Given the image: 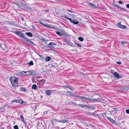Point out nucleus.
<instances>
[{
	"instance_id": "obj_61",
	"label": "nucleus",
	"mask_w": 129,
	"mask_h": 129,
	"mask_svg": "<svg viewBox=\"0 0 129 129\" xmlns=\"http://www.w3.org/2000/svg\"><path fill=\"white\" fill-rule=\"evenodd\" d=\"M65 16L66 17H67V15H64V16ZM62 16H61L62 17Z\"/></svg>"
},
{
	"instance_id": "obj_1",
	"label": "nucleus",
	"mask_w": 129,
	"mask_h": 129,
	"mask_svg": "<svg viewBox=\"0 0 129 129\" xmlns=\"http://www.w3.org/2000/svg\"><path fill=\"white\" fill-rule=\"evenodd\" d=\"M10 80L13 86H17L18 85V80L17 77H11Z\"/></svg>"
},
{
	"instance_id": "obj_34",
	"label": "nucleus",
	"mask_w": 129,
	"mask_h": 129,
	"mask_svg": "<svg viewBox=\"0 0 129 129\" xmlns=\"http://www.w3.org/2000/svg\"><path fill=\"white\" fill-rule=\"evenodd\" d=\"M19 99L14 100L12 101V102H15L16 103H18Z\"/></svg>"
},
{
	"instance_id": "obj_12",
	"label": "nucleus",
	"mask_w": 129,
	"mask_h": 129,
	"mask_svg": "<svg viewBox=\"0 0 129 129\" xmlns=\"http://www.w3.org/2000/svg\"><path fill=\"white\" fill-rule=\"evenodd\" d=\"M85 99L87 100L92 101H100V99H91L89 98H86Z\"/></svg>"
},
{
	"instance_id": "obj_27",
	"label": "nucleus",
	"mask_w": 129,
	"mask_h": 129,
	"mask_svg": "<svg viewBox=\"0 0 129 129\" xmlns=\"http://www.w3.org/2000/svg\"><path fill=\"white\" fill-rule=\"evenodd\" d=\"M24 73H26V75H30V71H28L24 72Z\"/></svg>"
},
{
	"instance_id": "obj_16",
	"label": "nucleus",
	"mask_w": 129,
	"mask_h": 129,
	"mask_svg": "<svg viewBox=\"0 0 129 129\" xmlns=\"http://www.w3.org/2000/svg\"><path fill=\"white\" fill-rule=\"evenodd\" d=\"M45 93L47 95H50L52 94L51 90H47L45 91Z\"/></svg>"
},
{
	"instance_id": "obj_58",
	"label": "nucleus",
	"mask_w": 129,
	"mask_h": 129,
	"mask_svg": "<svg viewBox=\"0 0 129 129\" xmlns=\"http://www.w3.org/2000/svg\"><path fill=\"white\" fill-rule=\"evenodd\" d=\"M82 99L81 100L82 101H85V100H86V99Z\"/></svg>"
},
{
	"instance_id": "obj_57",
	"label": "nucleus",
	"mask_w": 129,
	"mask_h": 129,
	"mask_svg": "<svg viewBox=\"0 0 129 129\" xmlns=\"http://www.w3.org/2000/svg\"><path fill=\"white\" fill-rule=\"evenodd\" d=\"M55 129H59L58 126L56 127H55Z\"/></svg>"
},
{
	"instance_id": "obj_62",
	"label": "nucleus",
	"mask_w": 129,
	"mask_h": 129,
	"mask_svg": "<svg viewBox=\"0 0 129 129\" xmlns=\"http://www.w3.org/2000/svg\"><path fill=\"white\" fill-rule=\"evenodd\" d=\"M68 11L69 12H72V11H71V10H68Z\"/></svg>"
},
{
	"instance_id": "obj_39",
	"label": "nucleus",
	"mask_w": 129,
	"mask_h": 129,
	"mask_svg": "<svg viewBox=\"0 0 129 129\" xmlns=\"http://www.w3.org/2000/svg\"><path fill=\"white\" fill-rule=\"evenodd\" d=\"M13 128L14 129H19L18 126L17 125H14L13 127Z\"/></svg>"
},
{
	"instance_id": "obj_45",
	"label": "nucleus",
	"mask_w": 129,
	"mask_h": 129,
	"mask_svg": "<svg viewBox=\"0 0 129 129\" xmlns=\"http://www.w3.org/2000/svg\"><path fill=\"white\" fill-rule=\"evenodd\" d=\"M116 63L118 64H121V62L120 61L116 62Z\"/></svg>"
},
{
	"instance_id": "obj_36",
	"label": "nucleus",
	"mask_w": 129,
	"mask_h": 129,
	"mask_svg": "<svg viewBox=\"0 0 129 129\" xmlns=\"http://www.w3.org/2000/svg\"><path fill=\"white\" fill-rule=\"evenodd\" d=\"M20 88V89H21L22 91L24 92L26 91V89L25 88L22 87H21Z\"/></svg>"
},
{
	"instance_id": "obj_8",
	"label": "nucleus",
	"mask_w": 129,
	"mask_h": 129,
	"mask_svg": "<svg viewBox=\"0 0 129 129\" xmlns=\"http://www.w3.org/2000/svg\"><path fill=\"white\" fill-rule=\"evenodd\" d=\"M106 117L107 119L110 121L111 122L113 123L114 124L116 125L117 123L116 122H115V120L111 119L110 117Z\"/></svg>"
},
{
	"instance_id": "obj_55",
	"label": "nucleus",
	"mask_w": 129,
	"mask_h": 129,
	"mask_svg": "<svg viewBox=\"0 0 129 129\" xmlns=\"http://www.w3.org/2000/svg\"><path fill=\"white\" fill-rule=\"evenodd\" d=\"M51 123L52 125L53 124V121L52 120H51Z\"/></svg>"
},
{
	"instance_id": "obj_38",
	"label": "nucleus",
	"mask_w": 129,
	"mask_h": 129,
	"mask_svg": "<svg viewBox=\"0 0 129 129\" xmlns=\"http://www.w3.org/2000/svg\"><path fill=\"white\" fill-rule=\"evenodd\" d=\"M77 105H78L79 106L81 107H85V105H84V104L80 105L79 104H78Z\"/></svg>"
},
{
	"instance_id": "obj_41",
	"label": "nucleus",
	"mask_w": 129,
	"mask_h": 129,
	"mask_svg": "<svg viewBox=\"0 0 129 129\" xmlns=\"http://www.w3.org/2000/svg\"><path fill=\"white\" fill-rule=\"evenodd\" d=\"M24 72L23 71L20 73V74L22 75H25L26 73H24Z\"/></svg>"
},
{
	"instance_id": "obj_51",
	"label": "nucleus",
	"mask_w": 129,
	"mask_h": 129,
	"mask_svg": "<svg viewBox=\"0 0 129 129\" xmlns=\"http://www.w3.org/2000/svg\"><path fill=\"white\" fill-rule=\"evenodd\" d=\"M119 8H120V9H121L122 10H124V11H125V9H124L123 8H121V7H118V9H119Z\"/></svg>"
},
{
	"instance_id": "obj_14",
	"label": "nucleus",
	"mask_w": 129,
	"mask_h": 129,
	"mask_svg": "<svg viewBox=\"0 0 129 129\" xmlns=\"http://www.w3.org/2000/svg\"><path fill=\"white\" fill-rule=\"evenodd\" d=\"M115 74L114 75L115 77L118 79H119L120 78H121L122 77V76H120L118 73L117 72H115Z\"/></svg>"
},
{
	"instance_id": "obj_15",
	"label": "nucleus",
	"mask_w": 129,
	"mask_h": 129,
	"mask_svg": "<svg viewBox=\"0 0 129 129\" xmlns=\"http://www.w3.org/2000/svg\"><path fill=\"white\" fill-rule=\"evenodd\" d=\"M89 5L91 7H92L94 8H98V7L96 6L94 4H92L91 3H88Z\"/></svg>"
},
{
	"instance_id": "obj_40",
	"label": "nucleus",
	"mask_w": 129,
	"mask_h": 129,
	"mask_svg": "<svg viewBox=\"0 0 129 129\" xmlns=\"http://www.w3.org/2000/svg\"><path fill=\"white\" fill-rule=\"evenodd\" d=\"M85 107H86L88 109H90L91 108V107L90 106H88V105L85 104Z\"/></svg>"
},
{
	"instance_id": "obj_21",
	"label": "nucleus",
	"mask_w": 129,
	"mask_h": 129,
	"mask_svg": "<svg viewBox=\"0 0 129 129\" xmlns=\"http://www.w3.org/2000/svg\"><path fill=\"white\" fill-rule=\"evenodd\" d=\"M1 47L3 50H5L6 48V45L3 44H1Z\"/></svg>"
},
{
	"instance_id": "obj_6",
	"label": "nucleus",
	"mask_w": 129,
	"mask_h": 129,
	"mask_svg": "<svg viewBox=\"0 0 129 129\" xmlns=\"http://www.w3.org/2000/svg\"><path fill=\"white\" fill-rule=\"evenodd\" d=\"M56 33L60 36H61L63 35L67 36L68 35L67 34H66V32H64V31L63 30H62L61 32L57 31L56 32Z\"/></svg>"
},
{
	"instance_id": "obj_20",
	"label": "nucleus",
	"mask_w": 129,
	"mask_h": 129,
	"mask_svg": "<svg viewBox=\"0 0 129 129\" xmlns=\"http://www.w3.org/2000/svg\"><path fill=\"white\" fill-rule=\"evenodd\" d=\"M43 25L45 27H48L49 28H52L53 27H52V26L51 25H49L48 24H44V25Z\"/></svg>"
},
{
	"instance_id": "obj_37",
	"label": "nucleus",
	"mask_w": 129,
	"mask_h": 129,
	"mask_svg": "<svg viewBox=\"0 0 129 129\" xmlns=\"http://www.w3.org/2000/svg\"><path fill=\"white\" fill-rule=\"evenodd\" d=\"M110 73H111L112 74H113V75L115 74V73L116 72H114V71L111 70L110 71Z\"/></svg>"
},
{
	"instance_id": "obj_5",
	"label": "nucleus",
	"mask_w": 129,
	"mask_h": 129,
	"mask_svg": "<svg viewBox=\"0 0 129 129\" xmlns=\"http://www.w3.org/2000/svg\"><path fill=\"white\" fill-rule=\"evenodd\" d=\"M62 17H64L65 18H66L68 19L69 20H70V21L71 22L73 23L74 24H78L79 23V22L78 21H77L76 20H72L70 18H69L68 17H66L65 16H62Z\"/></svg>"
},
{
	"instance_id": "obj_11",
	"label": "nucleus",
	"mask_w": 129,
	"mask_h": 129,
	"mask_svg": "<svg viewBox=\"0 0 129 129\" xmlns=\"http://www.w3.org/2000/svg\"><path fill=\"white\" fill-rule=\"evenodd\" d=\"M20 118L21 121L23 123L25 124V125L27 124V122L26 121L24 120V118L22 115H20Z\"/></svg>"
},
{
	"instance_id": "obj_63",
	"label": "nucleus",
	"mask_w": 129,
	"mask_h": 129,
	"mask_svg": "<svg viewBox=\"0 0 129 129\" xmlns=\"http://www.w3.org/2000/svg\"><path fill=\"white\" fill-rule=\"evenodd\" d=\"M39 55L41 57V55Z\"/></svg>"
},
{
	"instance_id": "obj_23",
	"label": "nucleus",
	"mask_w": 129,
	"mask_h": 129,
	"mask_svg": "<svg viewBox=\"0 0 129 129\" xmlns=\"http://www.w3.org/2000/svg\"><path fill=\"white\" fill-rule=\"evenodd\" d=\"M30 71V75H34L36 74V72L34 70Z\"/></svg>"
},
{
	"instance_id": "obj_60",
	"label": "nucleus",
	"mask_w": 129,
	"mask_h": 129,
	"mask_svg": "<svg viewBox=\"0 0 129 129\" xmlns=\"http://www.w3.org/2000/svg\"><path fill=\"white\" fill-rule=\"evenodd\" d=\"M58 93H60L61 92H62L61 91H58Z\"/></svg>"
},
{
	"instance_id": "obj_4",
	"label": "nucleus",
	"mask_w": 129,
	"mask_h": 129,
	"mask_svg": "<svg viewBox=\"0 0 129 129\" xmlns=\"http://www.w3.org/2000/svg\"><path fill=\"white\" fill-rule=\"evenodd\" d=\"M56 46V44L54 42H51L49 43L47 45L48 47L50 49L54 48Z\"/></svg>"
},
{
	"instance_id": "obj_29",
	"label": "nucleus",
	"mask_w": 129,
	"mask_h": 129,
	"mask_svg": "<svg viewBox=\"0 0 129 129\" xmlns=\"http://www.w3.org/2000/svg\"><path fill=\"white\" fill-rule=\"evenodd\" d=\"M67 95H69L70 96H72L71 95L72 94H73V93L72 92H70V91H68L67 92Z\"/></svg>"
},
{
	"instance_id": "obj_32",
	"label": "nucleus",
	"mask_w": 129,
	"mask_h": 129,
	"mask_svg": "<svg viewBox=\"0 0 129 129\" xmlns=\"http://www.w3.org/2000/svg\"><path fill=\"white\" fill-rule=\"evenodd\" d=\"M28 64L29 66H33L34 65V63L33 61L31 60L30 62L28 63Z\"/></svg>"
},
{
	"instance_id": "obj_64",
	"label": "nucleus",
	"mask_w": 129,
	"mask_h": 129,
	"mask_svg": "<svg viewBox=\"0 0 129 129\" xmlns=\"http://www.w3.org/2000/svg\"><path fill=\"white\" fill-rule=\"evenodd\" d=\"M104 114H106V113H104Z\"/></svg>"
},
{
	"instance_id": "obj_18",
	"label": "nucleus",
	"mask_w": 129,
	"mask_h": 129,
	"mask_svg": "<svg viewBox=\"0 0 129 129\" xmlns=\"http://www.w3.org/2000/svg\"><path fill=\"white\" fill-rule=\"evenodd\" d=\"M64 42L66 43L67 44H68L70 46H72V45H71L69 43L68 40L67 39H64Z\"/></svg>"
},
{
	"instance_id": "obj_17",
	"label": "nucleus",
	"mask_w": 129,
	"mask_h": 129,
	"mask_svg": "<svg viewBox=\"0 0 129 129\" xmlns=\"http://www.w3.org/2000/svg\"><path fill=\"white\" fill-rule=\"evenodd\" d=\"M121 89L123 91H127L128 90V88L126 86H123L122 87Z\"/></svg>"
},
{
	"instance_id": "obj_10",
	"label": "nucleus",
	"mask_w": 129,
	"mask_h": 129,
	"mask_svg": "<svg viewBox=\"0 0 129 129\" xmlns=\"http://www.w3.org/2000/svg\"><path fill=\"white\" fill-rule=\"evenodd\" d=\"M20 3L22 6L23 7L26 9H30L27 6L26 4L25 3H24L22 2H20Z\"/></svg>"
},
{
	"instance_id": "obj_54",
	"label": "nucleus",
	"mask_w": 129,
	"mask_h": 129,
	"mask_svg": "<svg viewBox=\"0 0 129 129\" xmlns=\"http://www.w3.org/2000/svg\"><path fill=\"white\" fill-rule=\"evenodd\" d=\"M71 95L72 96H74V97H76V95H75L73 94H72Z\"/></svg>"
},
{
	"instance_id": "obj_25",
	"label": "nucleus",
	"mask_w": 129,
	"mask_h": 129,
	"mask_svg": "<svg viewBox=\"0 0 129 129\" xmlns=\"http://www.w3.org/2000/svg\"><path fill=\"white\" fill-rule=\"evenodd\" d=\"M45 59L46 61H49L51 59V57L49 56H46Z\"/></svg>"
},
{
	"instance_id": "obj_35",
	"label": "nucleus",
	"mask_w": 129,
	"mask_h": 129,
	"mask_svg": "<svg viewBox=\"0 0 129 129\" xmlns=\"http://www.w3.org/2000/svg\"><path fill=\"white\" fill-rule=\"evenodd\" d=\"M75 44H76V45L78 46L79 47H81L82 46L81 45V44H79L78 43H76V42H75Z\"/></svg>"
},
{
	"instance_id": "obj_22",
	"label": "nucleus",
	"mask_w": 129,
	"mask_h": 129,
	"mask_svg": "<svg viewBox=\"0 0 129 129\" xmlns=\"http://www.w3.org/2000/svg\"><path fill=\"white\" fill-rule=\"evenodd\" d=\"M18 103H20L21 104H26V103L23 101L19 99Z\"/></svg>"
},
{
	"instance_id": "obj_47",
	"label": "nucleus",
	"mask_w": 129,
	"mask_h": 129,
	"mask_svg": "<svg viewBox=\"0 0 129 129\" xmlns=\"http://www.w3.org/2000/svg\"><path fill=\"white\" fill-rule=\"evenodd\" d=\"M118 3L120 4H122V2L120 1H119L118 2Z\"/></svg>"
},
{
	"instance_id": "obj_33",
	"label": "nucleus",
	"mask_w": 129,
	"mask_h": 129,
	"mask_svg": "<svg viewBox=\"0 0 129 129\" xmlns=\"http://www.w3.org/2000/svg\"><path fill=\"white\" fill-rule=\"evenodd\" d=\"M7 23L9 24L10 25H14V22H12V21H8V22H7Z\"/></svg>"
},
{
	"instance_id": "obj_46",
	"label": "nucleus",
	"mask_w": 129,
	"mask_h": 129,
	"mask_svg": "<svg viewBox=\"0 0 129 129\" xmlns=\"http://www.w3.org/2000/svg\"><path fill=\"white\" fill-rule=\"evenodd\" d=\"M41 39L44 42H46V40L43 38H42Z\"/></svg>"
},
{
	"instance_id": "obj_30",
	"label": "nucleus",
	"mask_w": 129,
	"mask_h": 129,
	"mask_svg": "<svg viewBox=\"0 0 129 129\" xmlns=\"http://www.w3.org/2000/svg\"><path fill=\"white\" fill-rule=\"evenodd\" d=\"M76 97L80 98L81 99H85L86 98L82 96H78L77 95H76Z\"/></svg>"
},
{
	"instance_id": "obj_9",
	"label": "nucleus",
	"mask_w": 129,
	"mask_h": 129,
	"mask_svg": "<svg viewBox=\"0 0 129 129\" xmlns=\"http://www.w3.org/2000/svg\"><path fill=\"white\" fill-rule=\"evenodd\" d=\"M24 41L25 43H28L29 44L33 45L34 46L36 45L35 44H34L33 42L31 41L30 40L28 39L27 38H26L25 39V40Z\"/></svg>"
},
{
	"instance_id": "obj_43",
	"label": "nucleus",
	"mask_w": 129,
	"mask_h": 129,
	"mask_svg": "<svg viewBox=\"0 0 129 129\" xmlns=\"http://www.w3.org/2000/svg\"><path fill=\"white\" fill-rule=\"evenodd\" d=\"M69 86H67V85H64L63 86V87L64 88H69Z\"/></svg>"
},
{
	"instance_id": "obj_19",
	"label": "nucleus",
	"mask_w": 129,
	"mask_h": 129,
	"mask_svg": "<svg viewBox=\"0 0 129 129\" xmlns=\"http://www.w3.org/2000/svg\"><path fill=\"white\" fill-rule=\"evenodd\" d=\"M25 34L29 37H31L33 36V34L31 32H26Z\"/></svg>"
},
{
	"instance_id": "obj_7",
	"label": "nucleus",
	"mask_w": 129,
	"mask_h": 129,
	"mask_svg": "<svg viewBox=\"0 0 129 129\" xmlns=\"http://www.w3.org/2000/svg\"><path fill=\"white\" fill-rule=\"evenodd\" d=\"M118 110V109L117 108L112 107L108 109V111L111 113H112L114 111H117Z\"/></svg>"
},
{
	"instance_id": "obj_3",
	"label": "nucleus",
	"mask_w": 129,
	"mask_h": 129,
	"mask_svg": "<svg viewBox=\"0 0 129 129\" xmlns=\"http://www.w3.org/2000/svg\"><path fill=\"white\" fill-rule=\"evenodd\" d=\"M64 116H62V118L60 120H56V121L58 122L61 123H66L69 122V121L67 119H66L64 117Z\"/></svg>"
},
{
	"instance_id": "obj_26",
	"label": "nucleus",
	"mask_w": 129,
	"mask_h": 129,
	"mask_svg": "<svg viewBox=\"0 0 129 129\" xmlns=\"http://www.w3.org/2000/svg\"><path fill=\"white\" fill-rule=\"evenodd\" d=\"M111 6L115 8H118V9L119 7L117 5L114 3H112L111 4Z\"/></svg>"
},
{
	"instance_id": "obj_44",
	"label": "nucleus",
	"mask_w": 129,
	"mask_h": 129,
	"mask_svg": "<svg viewBox=\"0 0 129 129\" xmlns=\"http://www.w3.org/2000/svg\"><path fill=\"white\" fill-rule=\"evenodd\" d=\"M125 111L126 113L129 114V109H126Z\"/></svg>"
},
{
	"instance_id": "obj_59",
	"label": "nucleus",
	"mask_w": 129,
	"mask_h": 129,
	"mask_svg": "<svg viewBox=\"0 0 129 129\" xmlns=\"http://www.w3.org/2000/svg\"><path fill=\"white\" fill-rule=\"evenodd\" d=\"M3 109H4V108L3 107L1 108H0V110H3Z\"/></svg>"
},
{
	"instance_id": "obj_50",
	"label": "nucleus",
	"mask_w": 129,
	"mask_h": 129,
	"mask_svg": "<svg viewBox=\"0 0 129 129\" xmlns=\"http://www.w3.org/2000/svg\"><path fill=\"white\" fill-rule=\"evenodd\" d=\"M21 20L22 21H24V18L23 17H22V16H21Z\"/></svg>"
},
{
	"instance_id": "obj_53",
	"label": "nucleus",
	"mask_w": 129,
	"mask_h": 129,
	"mask_svg": "<svg viewBox=\"0 0 129 129\" xmlns=\"http://www.w3.org/2000/svg\"><path fill=\"white\" fill-rule=\"evenodd\" d=\"M68 88L70 89L72 91H73L74 90V89H73L71 88H70V87H69V88Z\"/></svg>"
},
{
	"instance_id": "obj_2",
	"label": "nucleus",
	"mask_w": 129,
	"mask_h": 129,
	"mask_svg": "<svg viewBox=\"0 0 129 129\" xmlns=\"http://www.w3.org/2000/svg\"><path fill=\"white\" fill-rule=\"evenodd\" d=\"M14 33L17 35L19 36L20 37H21L24 39V41L25 40V39L26 38L24 37L25 36L23 33L20 32V31H17L14 32Z\"/></svg>"
},
{
	"instance_id": "obj_52",
	"label": "nucleus",
	"mask_w": 129,
	"mask_h": 129,
	"mask_svg": "<svg viewBox=\"0 0 129 129\" xmlns=\"http://www.w3.org/2000/svg\"><path fill=\"white\" fill-rule=\"evenodd\" d=\"M119 8H120V9H121L122 10H124V11H125V9H124L123 8H121V7H118V9H119Z\"/></svg>"
},
{
	"instance_id": "obj_24",
	"label": "nucleus",
	"mask_w": 129,
	"mask_h": 129,
	"mask_svg": "<svg viewBox=\"0 0 129 129\" xmlns=\"http://www.w3.org/2000/svg\"><path fill=\"white\" fill-rule=\"evenodd\" d=\"M37 86L36 85L34 84L32 86V88L33 89H37Z\"/></svg>"
},
{
	"instance_id": "obj_31",
	"label": "nucleus",
	"mask_w": 129,
	"mask_h": 129,
	"mask_svg": "<svg viewBox=\"0 0 129 129\" xmlns=\"http://www.w3.org/2000/svg\"><path fill=\"white\" fill-rule=\"evenodd\" d=\"M45 82L46 80L44 79L41 80L40 81V83H43L42 84H43L44 83H45Z\"/></svg>"
},
{
	"instance_id": "obj_28",
	"label": "nucleus",
	"mask_w": 129,
	"mask_h": 129,
	"mask_svg": "<svg viewBox=\"0 0 129 129\" xmlns=\"http://www.w3.org/2000/svg\"><path fill=\"white\" fill-rule=\"evenodd\" d=\"M78 39L80 41L82 42L84 40V38L82 37H79L78 38Z\"/></svg>"
},
{
	"instance_id": "obj_13",
	"label": "nucleus",
	"mask_w": 129,
	"mask_h": 129,
	"mask_svg": "<svg viewBox=\"0 0 129 129\" xmlns=\"http://www.w3.org/2000/svg\"><path fill=\"white\" fill-rule=\"evenodd\" d=\"M118 25L120 27L123 29H124L126 28V26L125 25H122L121 24L120 22H119L118 23Z\"/></svg>"
},
{
	"instance_id": "obj_42",
	"label": "nucleus",
	"mask_w": 129,
	"mask_h": 129,
	"mask_svg": "<svg viewBox=\"0 0 129 129\" xmlns=\"http://www.w3.org/2000/svg\"><path fill=\"white\" fill-rule=\"evenodd\" d=\"M121 43L122 44H124L127 43L126 42H125V41L121 42Z\"/></svg>"
},
{
	"instance_id": "obj_48",
	"label": "nucleus",
	"mask_w": 129,
	"mask_h": 129,
	"mask_svg": "<svg viewBox=\"0 0 129 129\" xmlns=\"http://www.w3.org/2000/svg\"><path fill=\"white\" fill-rule=\"evenodd\" d=\"M43 11H45V12H48L49 11V9H46V10H43Z\"/></svg>"
},
{
	"instance_id": "obj_49",
	"label": "nucleus",
	"mask_w": 129,
	"mask_h": 129,
	"mask_svg": "<svg viewBox=\"0 0 129 129\" xmlns=\"http://www.w3.org/2000/svg\"><path fill=\"white\" fill-rule=\"evenodd\" d=\"M91 109L92 110H94L95 109V107H91Z\"/></svg>"
},
{
	"instance_id": "obj_56",
	"label": "nucleus",
	"mask_w": 129,
	"mask_h": 129,
	"mask_svg": "<svg viewBox=\"0 0 129 129\" xmlns=\"http://www.w3.org/2000/svg\"><path fill=\"white\" fill-rule=\"evenodd\" d=\"M40 23L41 24H42V25H44V23H42V22H40Z\"/></svg>"
}]
</instances>
